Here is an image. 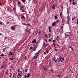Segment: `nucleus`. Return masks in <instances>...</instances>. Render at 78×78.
I'll list each match as a JSON object with an SVG mask.
<instances>
[{"instance_id": "1", "label": "nucleus", "mask_w": 78, "mask_h": 78, "mask_svg": "<svg viewBox=\"0 0 78 78\" xmlns=\"http://www.w3.org/2000/svg\"><path fill=\"white\" fill-rule=\"evenodd\" d=\"M70 35H71V34H70V32H68L65 34V36L66 37V36H70Z\"/></svg>"}, {"instance_id": "2", "label": "nucleus", "mask_w": 78, "mask_h": 78, "mask_svg": "<svg viewBox=\"0 0 78 78\" xmlns=\"http://www.w3.org/2000/svg\"><path fill=\"white\" fill-rule=\"evenodd\" d=\"M62 58L61 56H60L56 60V62H59L61 60V59H62Z\"/></svg>"}, {"instance_id": "3", "label": "nucleus", "mask_w": 78, "mask_h": 78, "mask_svg": "<svg viewBox=\"0 0 78 78\" xmlns=\"http://www.w3.org/2000/svg\"><path fill=\"white\" fill-rule=\"evenodd\" d=\"M62 22H66V17H63L62 18Z\"/></svg>"}, {"instance_id": "4", "label": "nucleus", "mask_w": 78, "mask_h": 78, "mask_svg": "<svg viewBox=\"0 0 78 78\" xmlns=\"http://www.w3.org/2000/svg\"><path fill=\"white\" fill-rule=\"evenodd\" d=\"M43 69L45 71H46V72H47L48 71V69H47L46 67H43Z\"/></svg>"}, {"instance_id": "5", "label": "nucleus", "mask_w": 78, "mask_h": 78, "mask_svg": "<svg viewBox=\"0 0 78 78\" xmlns=\"http://www.w3.org/2000/svg\"><path fill=\"white\" fill-rule=\"evenodd\" d=\"M36 43V39H34L33 40V41L31 42L32 44H33V43Z\"/></svg>"}, {"instance_id": "6", "label": "nucleus", "mask_w": 78, "mask_h": 78, "mask_svg": "<svg viewBox=\"0 0 78 78\" xmlns=\"http://www.w3.org/2000/svg\"><path fill=\"white\" fill-rule=\"evenodd\" d=\"M48 30H49V32H50V33H51V29L50 28V26H49L48 27Z\"/></svg>"}, {"instance_id": "7", "label": "nucleus", "mask_w": 78, "mask_h": 78, "mask_svg": "<svg viewBox=\"0 0 78 78\" xmlns=\"http://www.w3.org/2000/svg\"><path fill=\"white\" fill-rule=\"evenodd\" d=\"M37 55H35L34 56V57L33 58V59H36L37 58Z\"/></svg>"}, {"instance_id": "8", "label": "nucleus", "mask_w": 78, "mask_h": 78, "mask_svg": "<svg viewBox=\"0 0 78 78\" xmlns=\"http://www.w3.org/2000/svg\"><path fill=\"white\" fill-rule=\"evenodd\" d=\"M55 25H56V22H54L52 23V27H54V26Z\"/></svg>"}, {"instance_id": "9", "label": "nucleus", "mask_w": 78, "mask_h": 78, "mask_svg": "<svg viewBox=\"0 0 78 78\" xmlns=\"http://www.w3.org/2000/svg\"><path fill=\"white\" fill-rule=\"evenodd\" d=\"M52 9H55V5L53 4L52 5Z\"/></svg>"}, {"instance_id": "10", "label": "nucleus", "mask_w": 78, "mask_h": 78, "mask_svg": "<svg viewBox=\"0 0 78 78\" xmlns=\"http://www.w3.org/2000/svg\"><path fill=\"white\" fill-rule=\"evenodd\" d=\"M36 48H37V47L36 46H35L33 49V51H35L36 49Z\"/></svg>"}, {"instance_id": "11", "label": "nucleus", "mask_w": 78, "mask_h": 78, "mask_svg": "<svg viewBox=\"0 0 78 78\" xmlns=\"http://www.w3.org/2000/svg\"><path fill=\"white\" fill-rule=\"evenodd\" d=\"M11 28L12 30H15V28L13 26L11 27Z\"/></svg>"}, {"instance_id": "12", "label": "nucleus", "mask_w": 78, "mask_h": 78, "mask_svg": "<svg viewBox=\"0 0 78 78\" xmlns=\"http://www.w3.org/2000/svg\"><path fill=\"white\" fill-rule=\"evenodd\" d=\"M30 76V74L29 73L27 74V78H29Z\"/></svg>"}, {"instance_id": "13", "label": "nucleus", "mask_w": 78, "mask_h": 78, "mask_svg": "<svg viewBox=\"0 0 78 78\" xmlns=\"http://www.w3.org/2000/svg\"><path fill=\"white\" fill-rule=\"evenodd\" d=\"M18 72L19 73H20V74H22V72L21 71H20V70H18Z\"/></svg>"}, {"instance_id": "14", "label": "nucleus", "mask_w": 78, "mask_h": 78, "mask_svg": "<svg viewBox=\"0 0 78 78\" xmlns=\"http://www.w3.org/2000/svg\"><path fill=\"white\" fill-rule=\"evenodd\" d=\"M21 18L23 19H24V20H25V16H24V15H23L22 16Z\"/></svg>"}, {"instance_id": "15", "label": "nucleus", "mask_w": 78, "mask_h": 78, "mask_svg": "<svg viewBox=\"0 0 78 78\" xmlns=\"http://www.w3.org/2000/svg\"><path fill=\"white\" fill-rule=\"evenodd\" d=\"M63 28H64V27H63V26H62L61 27L60 29V30H63Z\"/></svg>"}, {"instance_id": "16", "label": "nucleus", "mask_w": 78, "mask_h": 78, "mask_svg": "<svg viewBox=\"0 0 78 78\" xmlns=\"http://www.w3.org/2000/svg\"><path fill=\"white\" fill-rule=\"evenodd\" d=\"M61 9H62V11H63V9H64V8H63V6H61Z\"/></svg>"}, {"instance_id": "17", "label": "nucleus", "mask_w": 78, "mask_h": 78, "mask_svg": "<svg viewBox=\"0 0 78 78\" xmlns=\"http://www.w3.org/2000/svg\"><path fill=\"white\" fill-rule=\"evenodd\" d=\"M3 68H5V66L4 65L1 66V69H3Z\"/></svg>"}, {"instance_id": "18", "label": "nucleus", "mask_w": 78, "mask_h": 78, "mask_svg": "<svg viewBox=\"0 0 78 78\" xmlns=\"http://www.w3.org/2000/svg\"><path fill=\"white\" fill-rule=\"evenodd\" d=\"M60 17H62V12H61L60 13Z\"/></svg>"}, {"instance_id": "19", "label": "nucleus", "mask_w": 78, "mask_h": 78, "mask_svg": "<svg viewBox=\"0 0 78 78\" xmlns=\"http://www.w3.org/2000/svg\"><path fill=\"white\" fill-rule=\"evenodd\" d=\"M25 25H26V26H30V24H24Z\"/></svg>"}, {"instance_id": "20", "label": "nucleus", "mask_w": 78, "mask_h": 78, "mask_svg": "<svg viewBox=\"0 0 78 78\" xmlns=\"http://www.w3.org/2000/svg\"><path fill=\"white\" fill-rule=\"evenodd\" d=\"M41 31H39L38 33V35H40V34H41Z\"/></svg>"}, {"instance_id": "21", "label": "nucleus", "mask_w": 78, "mask_h": 78, "mask_svg": "<svg viewBox=\"0 0 78 78\" xmlns=\"http://www.w3.org/2000/svg\"><path fill=\"white\" fill-rule=\"evenodd\" d=\"M54 17L55 19H56V20H57V19H58V17H57L56 16H55Z\"/></svg>"}, {"instance_id": "22", "label": "nucleus", "mask_w": 78, "mask_h": 78, "mask_svg": "<svg viewBox=\"0 0 78 78\" xmlns=\"http://www.w3.org/2000/svg\"><path fill=\"white\" fill-rule=\"evenodd\" d=\"M51 61H50V62H49V66H51Z\"/></svg>"}, {"instance_id": "23", "label": "nucleus", "mask_w": 78, "mask_h": 78, "mask_svg": "<svg viewBox=\"0 0 78 78\" xmlns=\"http://www.w3.org/2000/svg\"><path fill=\"white\" fill-rule=\"evenodd\" d=\"M53 61H55V62H56V59H55V58H53Z\"/></svg>"}, {"instance_id": "24", "label": "nucleus", "mask_w": 78, "mask_h": 78, "mask_svg": "<svg viewBox=\"0 0 78 78\" xmlns=\"http://www.w3.org/2000/svg\"><path fill=\"white\" fill-rule=\"evenodd\" d=\"M28 69H27L25 70V72L27 73L28 72Z\"/></svg>"}, {"instance_id": "25", "label": "nucleus", "mask_w": 78, "mask_h": 78, "mask_svg": "<svg viewBox=\"0 0 78 78\" xmlns=\"http://www.w3.org/2000/svg\"><path fill=\"white\" fill-rule=\"evenodd\" d=\"M0 56L2 57L4 56V55H3V53H2L1 55H0Z\"/></svg>"}, {"instance_id": "26", "label": "nucleus", "mask_w": 78, "mask_h": 78, "mask_svg": "<svg viewBox=\"0 0 78 78\" xmlns=\"http://www.w3.org/2000/svg\"><path fill=\"white\" fill-rule=\"evenodd\" d=\"M18 76H21V75H20V73H18Z\"/></svg>"}, {"instance_id": "27", "label": "nucleus", "mask_w": 78, "mask_h": 78, "mask_svg": "<svg viewBox=\"0 0 78 78\" xmlns=\"http://www.w3.org/2000/svg\"><path fill=\"white\" fill-rule=\"evenodd\" d=\"M64 58H62V60L61 61V62H62V61H64Z\"/></svg>"}, {"instance_id": "28", "label": "nucleus", "mask_w": 78, "mask_h": 78, "mask_svg": "<svg viewBox=\"0 0 78 78\" xmlns=\"http://www.w3.org/2000/svg\"><path fill=\"white\" fill-rule=\"evenodd\" d=\"M43 45L44 46H45V43L44 42H43Z\"/></svg>"}, {"instance_id": "29", "label": "nucleus", "mask_w": 78, "mask_h": 78, "mask_svg": "<svg viewBox=\"0 0 78 78\" xmlns=\"http://www.w3.org/2000/svg\"><path fill=\"white\" fill-rule=\"evenodd\" d=\"M52 42H56V41H55V40H53L52 41Z\"/></svg>"}, {"instance_id": "30", "label": "nucleus", "mask_w": 78, "mask_h": 78, "mask_svg": "<svg viewBox=\"0 0 78 78\" xmlns=\"http://www.w3.org/2000/svg\"><path fill=\"white\" fill-rule=\"evenodd\" d=\"M75 2H73V5H75Z\"/></svg>"}, {"instance_id": "31", "label": "nucleus", "mask_w": 78, "mask_h": 78, "mask_svg": "<svg viewBox=\"0 0 78 78\" xmlns=\"http://www.w3.org/2000/svg\"><path fill=\"white\" fill-rule=\"evenodd\" d=\"M33 49V47H31L30 48L29 50H31V49Z\"/></svg>"}, {"instance_id": "32", "label": "nucleus", "mask_w": 78, "mask_h": 78, "mask_svg": "<svg viewBox=\"0 0 78 78\" xmlns=\"http://www.w3.org/2000/svg\"><path fill=\"white\" fill-rule=\"evenodd\" d=\"M27 76L25 75L24 76L23 78H27Z\"/></svg>"}, {"instance_id": "33", "label": "nucleus", "mask_w": 78, "mask_h": 78, "mask_svg": "<svg viewBox=\"0 0 78 78\" xmlns=\"http://www.w3.org/2000/svg\"><path fill=\"white\" fill-rule=\"evenodd\" d=\"M51 72H52V73H53V70L51 69Z\"/></svg>"}, {"instance_id": "34", "label": "nucleus", "mask_w": 78, "mask_h": 78, "mask_svg": "<svg viewBox=\"0 0 78 78\" xmlns=\"http://www.w3.org/2000/svg\"><path fill=\"white\" fill-rule=\"evenodd\" d=\"M21 9H23V5H22L21 7Z\"/></svg>"}, {"instance_id": "35", "label": "nucleus", "mask_w": 78, "mask_h": 78, "mask_svg": "<svg viewBox=\"0 0 78 78\" xmlns=\"http://www.w3.org/2000/svg\"><path fill=\"white\" fill-rule=\"evenodd\" d=\"M57 76L58 78H60V76H61V75H57Z\"/></svg>"}, {"instance_id": "36", "label": "nucleus", "mask_w": 78, "mask_h": 78, "mask_svg": "<svg viewBox=\"0 0 78 78\" xmlns=\"http://www.w3.org/2000/svg\"><path fill=\"white\" fill-rule=\"evenodd\" d=\"M10 59V60H13V59H14V58H11Z\"/></svg>"}, {"instance_id": "37", "label": "nucleus", "mask_w": 78, "mask_h": 78, "mask_svg": "<svg viewBox=\"0 0 78 78\" xmlns=\"http://www.w3.org/2000/svg\"><path fill=\"white\" fill-rule=\"evenodd\" d=\"M75 16H74V17L72 19V20H74V19H75Z\"/></svg>"}, {"instance_id": "38", "label": "nucleus", "mask_w": 78, "mask_h": 78, "mask_svg": "<svg viewBox=\"0 0 78 78\" xmlns=\"http://www.w3.org/2000/svg\"><path fill=\"white\" fill-rule=\"evenodd\" d=\"M55 51H58V49L55 48Z\"/></svg>"}, {"instance_id": "39", "label": "nucleus", "mask_w": 78, "mask_h": 78, "mask_svg": "<svg viewBox=\"0 0 78 78\" xmlns=\"http://www.w3.org/2000/svg\"><path fill=\"white\" fill-rule=\"evenodd\" d=\"M67 22H69V19H67Z\"/></svg>"}, {"instance_id": "40", "label": "nucleus", "mask_w": 78, "mask_h": 78, "mask_svg": "<svg viewBox=\"0 0 78 78\" xmlns=\"http://www.w3.org/2000/svg\"><path fill=\"white\" fill-rule=\"evenodd\" d=\"M22 12H25V11H24V10H21Z\"/></svg>"}, {"instance_id": "41", "label": "nucleus", "mask_w": 78, "mask_h": 78, "mask_svg": "<svg viewBox=\"0 0 78 78\" xmlns=\"http://www.w3.org/2000/svg\"><path fill=\"white\" fill-rule=\"evenodd\" d=\"M15 75V73L13 74V77H14Z\"/></svg>"}, {"instance_id": "42", "label": "nucleus", "mask_w": 78, "mask_h": 78, "mask_svg": "<svg viewBox=\"0 0 78 78\" xmlns=\"http://www.w3.org/2000/svg\"><path fill=\"white\" fill-rule=\"evenodd\" d=\"M18 4H20V2L19 1V2H18Z\"/></svg>"}, {"instance_id": "43", "label": "nucleus", "mask_w": 78, "mask_h": 78, "mask_svg": "<svg viewBox=\"0 0 78 78\" xmlns=\"http://www.w3.org/2000/svg\"><path fill=\"white\" fill-rule=\"evenodd\" d=\"M49 37H50L51 36V35L50 34H49Z\"/></svg>"}, {"instance_id": "44", "label": "nucleus", "mask_w": 78, "mask_h": 78, "mask_svg": "<svg viewBox=\"0 0 78 78\" xmlns=\"http://www.w3.org/2000/svg\"><path fill=\"white\" fill-rule=\"evenodd\" d=\"M45 36L46 38H47V35L45 34Z\"/></svg>"}, {"instance_id": "45", "label": "nucleus", "mask_w": 78, "mask_h": 78, "mask_svg": "<svg viewBox=\"0 0 78 78\" xmlns=\"http://www.w3.org/2000/svg\"><path fill=\"white\" fill-rule=\"evenodd\" d=\"M22 2H25V0H22Z\"/></svg>"}, {"instance_id": "46", "label": "nucleus", "mask_w": 78, "mask_h": 78, "mask_svg": "<svg viewBox=\"0 0 78 78\" xmlns=\"http://www.w3.org/2000/svg\"><path fill=\"white\" fill-rule=\"evenodd\" d=\"M9 53L10 54H11L12 53V52L11 51H10V52H9Z\"/></svg>"}, {"instance_id": "47", "label": "nucleus", "mask_w": 78, "mask_h": 78, "mask_svg": "<svg viewBox=\"0 0 78 78\" xmlns=\"http://www.w3.org/2000/svg\"><path fill=\"white\" fill-rule=\"evenodd\" d=\"M44 55H47V54H46V52H44Z\"/></svg>"}, {"instance_id": "48", "label": "nucleus", "mask_w": 78, "mask_h": 78, "mask_svg": "<svg viewBox=\"0 0 78 78\" xmlns=\"http://www.w3.org/2000/svg\"><path fill=\"white\" fill-rule=\"evenodd\" d=\"M3 23L2 22H1L0 23V25H2Z\"/></svg>"}, {"instance_id": "49", "label": "nucleus", "mask_w": 78, "mask_h": 78, "mask_svg": "<svg viewBox=\"0 0 78 78\" xmlns=\"http://www.w3.org/2000/svg\"><path fill=\"white\" fill-rule=\"evenodd\" d=\"M72 50V51H73V48H71Z\"/></svg>"}, {"instance_id": "50", "label": "nucleus", "mask_w": 78, "mask_h": 78, "mask_svg": "<svg viewBox=\"0 0 78 78\" xmlns=\"http://www.w3.org/2000/svg\"><path fill=\"white\" fill-rule=\"evenodd\" d=\"M40 52V51H38L37 53V54H39V53Z\"/></svg>"}, {"instance_id": "51", "label": "nucleus", "mask_w": 78, "mask_h": 78, "mask_svg": "<svg viewBox=\"0 0 78 78\" xmlns=\"http://www.w3.org/2000/svg\"><path fill=\"white\" fill-rule=\"evenodd\" d=\"M51 41V40L50 39H49V42H50Z\"/></svg>"}, {"instance_id": "52", "label": "nucleus", "mask_w": 78, "mask_h": 78, "mask_svg": "<svg viewBox=\"0 0 78 78\" xmlns=\"http://www.w3.org/2000/svg\"><path fill=\"white\" fill-rule=\"evenodd\" d=\"M46 53H47V54H48V51H46Z\"/></svg>"}, {"instance_id": "53", "label": "nucleus", "mask_w": 78, "mask_h": 78, "mask_svg": "<svg viewBox=\"0 0 78 78\" xmlns=\"http://www.w3.org/2000/svg\"><path fill=\"white\" fill-rule=\"evenodd\" d=\"M54 47L55 48H56V47H55V45H54Z\"/></svg>"}, {"instance_id": "54", "label": "nucleus", "mask_w": 78, "mask_h": 78, "mask_svg": "<svg viewBox=\"0 0 78 78\" xmlns=\"http://www.w3.org/2000/svg\"><path fill=\"white\" fill-rule=\"evenodd\" d=\"M49 45V44L48 43L47 44H46V46H48Z\"/></svg>"}, {"instance_id": "55", "label": "nucleus", "mask_w": 78, "mask_h": 78, "mask_svg": "<svg viewBox=\"0 0 78 78\" xmlns=\"http://www.w3.org/2000/svg\"><path fill=\"white\" fill-rule=\"evenodd\" d=\"M9 55H10V56H11V55H12V53L11 54H10Z\"/></svg>"}, {"instance_id": "56", "label": "nucleus", "mask_w": 78, "mask_h": 78, "mask_svg": "<svg viewBox=\"0 0 78 78\" xmlns=\"http://www.w3.org/2000/svg\"><path fill=\"white\" fill-rule=\"evenodd\" d=\"M9 23V22H8L7 23H6L7 24H8Z\"/></svg>"}, {"instance_id": "57", "label": "nucleus", "mask_w": 78, "mask_h": 78, "mask_svg": "<svg viewBox=\"0 0 78 78\" xmlns=\"http://www.w3.org/2000/svg\"><path fill=\"white\" fill-rule=\"evenodd\" d=\"M3 51L4 52H5V49H4V50H3Z\"/></svg>"}, {"instance_id": "58", "label": "nucleus", "mask_w": 78, "mask_h": 78, "mask_svg": "<svg viewBox=\"0 0 78 78\" xmlns=\"http://www.w3.org/2000/svg\"><path fill=\"white\" fill-rule=\"evenodd\" d=\"M45 41H46V42H47V39L45 40Z\"/></svg>"}, {"instance_id": "59", "label": "nucleus", "mask_w": 78, "mask_h": 78, "mask_svg": "<svg viewBox=\"0 0 78 78\" xmlns=\"http://www.w3.org/2000/svg\"><path fill=\"white\" fill-rule=\"evenodd\" d=\"M53 44L54 45H55V43H53Z\"/></svg>"}, {"instance_id": "60", "label": "nucleus", "mask_w": 78, "mask_h": 78, "mask_svg": "<svg viewBox=\"0 0 78 78\" xmlns=\"http://www.w3.org/2000/svg\"><path fill=\"white\" fill-rule=\"evenodd\" d=\"M69 48H72L71 47V46H69Z\"/></svg>"}, {"instance_id": "61", "label": "nucleus", "mask_w": 78, "mask_h": 78, "mask_svg": "<svg viewBox=\"0 0 78 78\" xmlns=\"http://www.w3.org/2000/svg\"><path fill=\"white\" fill-rule=\"evenodd\" d=\"M30 30H31V29H29V31H30Z\"/></svg>"}, {"instance_id": "62", "label": "nucleus", "mask_w": 78, "mask_h": 78, "mask_svg": "<svg viewBox=\"0 0 78 78\" xmlns=\"http://www.w3.org/2000/svg\"><path fill=\"white\" fill-rule=\"evenodd\" d=\"M57 38H58V39H59V36H57Z\"/></svg>"}, {"instance_id": "63", "label": "nucleus", "mask_w": 78, "mask_h": 78, "mask_svg": "<svg viewBox=\"0 0 78 78\" xmlns=\"http://www.w3.org/2000/svg\"><path fill=\"white\" fill-rule=\"evenodd\" d=\"M35 55H37V53H36L35 54Z\"/></svg>"}, {"instance_id": "64", "label": "nucleus", "mask_w": 78, "mask_h": 78, "mask_svg": "<svg viewBox=\"0 0 78 78\" xmlns=\"http://www.w3.org/2000/svg\"><path fill=\"white\" fill-rule=\"evenodd\" d=\"M76 23H77V24H78V22H76Z\"/></svg>"}]
</instances>
